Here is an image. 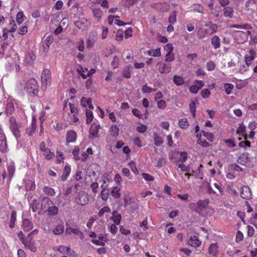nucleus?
Returning <instances> with one entry per match:
<instances>
[{"label": "nucleus", "instance_id": "50", "mask_svg": "<svg viewBox=\"0 0 257 257\" xmlns=\"http://www.w3.org/2000/svg\"><path fill=\"white\" fill-rule=\"evenodd\" d=\"M110 212V209L108 206H104L102 207L98 212L97 215L98 217H102L105 213Z\"/></svg>", "mask_w": 257, "mask_h": 257}, {"label": "nucleus", "instance_id": "5", "mask_svg": "<svg viewBox=\"0 0 257 257\" xmlns=\"http://www.w3.org/2000/svg\"><path fill=\"white\" fill-rule=\"evenodd\" d=\"M75 201L78 204L82 206L87 204L89 201L87 193L83 191L79 192L76 197Z\"/></svg>", "mask_w": 257, "mask_h": 257}, {"label": "nucleus", "instance_id": "10", "mask_svg": "<svg viewBox=\"0 0 257 257\" xmlns=\"http://www.w3.org/2000/svg\"><path fill=\"white\" fill-rule=\"evenodd\" d=\"M37 119L35 116L33 117L32 122L30 126L26 130V134L28 136H31L35 132L37 128Z\"/></svg>", "mask_w": 257, "mask_h": 257}, {"label": "nucleus", "instance_id": "28", "mask_svg": "<svg viewBox=\"0 0 257 257\" xmlns=\"http://www.w3.org/2000/svg\"><path fill=\"white\" fill-rule=\"evenodd\" d=\"M64 231V226L63 224L57 225L53 230V233L55 235H60L62 234Z\"/></svg>", "mask_w": 257, "mask_h": 257}, {"label": "nucleus", "instance_id": "24", "mask_svg": "<svg viewBox=\"0 0 257 257\" xmlns=\"http://www.w3.org/2000/svg\"><path fill=\"white\" fill-rule=\"evenodd\" d=\"M245 131L246 127L243 124V123H242L241 124H239V126L237 128L236 134H241V136L244 138V140H246L247 139V136L245 134Z\"/></svg>", "mask_w": 257, "mask_h": 257}, {"label": "nucleus", "instance_id": "63", "mask_svg": "<svg viewBox=\"0 0 257 257\" xmlns=\"http://www.w3.org/2000/svg\"><path fill=\"white\" fill-rule=\"evenodd\" d=\"M166 105V102L164 100L162 99L157 102V106L160 109H164Z\"/></svg>", "mask_w": 257, "mask_h": 257}, {"label": "nucleus", "instance_id": "60", "mask_svg": "<svg viewBox=\"0 0 257 257\" xmlns=\"http://www.w3.org/2000/svg\"><path fill=\"white\" fill-rule=\"evenodd\" d=\"M209 30L210 32V34H213L217 32L218 30V26L215 24H211L209 26Z\"/></svg>", "mask_w": 257, "mask_h": 257}, {"label": "nucleus", "instance_id": "14", "mask_svg": "<svg viewBox=\"0 0 257 257\" xmlns=\"http://www.w3.org/2000/svg\"><path fill=\"white\" fill-rule=\"evenodd\" d=\"M71 167L69 165H66L64 168L63 174L61 176V179L62 181H65L67 180L70 173Z\"/></svg>", "mask_w": 257, "mask_h": 257}, {"label": "nucleus", "instance_id": "56", "mask_svg": "<svg viewBox=\"0 0 257 257\" xmlns=\"http://www.w3.org/2000/svg\"><path fill=\"white\" fill-rule=\"evenodd\" d=\"M167 6V4L166 2L164 3H159L156 5V7L158 9H159L161 11H167V9L166 8Z\"/></svg>", "mask_w": 257, "mask_h": 257}, {"label": "nucleus", "instance_id": "9", "mask_svg": "<svg viewBox=\"0 0 257 257\" xmlns=\"http://www.w3.org/2000/svg\"><path fill=\"white\" fill-rule=\"evenodd\" d=\"M77 138L76 133L74 131L70 130L67 132L66 136L65 145H68L70 143H74Z\"/></svg>", "mask_w": 257, "mask_h": 257}, {"label": "nucleus", "instance_id": "4", "mask_svg": "<svg viewBox=\"0 0 257 257\" xmlns=\"http://www.w3.org/2000/svg\"><path fill=\"white\" fill-rule=\"evenodd\" d=\"M157 68L161 74H168L171 71V64L159 61L157 63Z\"/></svg>", "mask_w": 257, "mask_h": 257}, {"label": "nucleus", "instance_id": "13", "mask_svg": "<svg viewBox=\"0 0 257 257\" xmlns=\"http://www.w3.org/2000/svg\"><path fill=\"white\" fill-rule=\"evenodd\" d=\"M93 17L96 19L97 22H99L103 15L102 11L99 8H91Z\"/></svg>", "mask_w": 257, "mask_h": 257}, {"label": "nucleus", "instance_id": "52", "mask_svg": "<svg viewBox=\"0 0 257 257\" xmlns=\"http://www.w3.org/2000/svg\"><path fill=\"white\" fill-rule=\"evenodd\" d=\"M232 28H236V29H248L250 28V26L249 25L247 24H243V25H238V24H234L230 26Z\"/></svg>", "mask_w": 257, "mask_h": 257}, {"label": "nucleus", "instance_id": "20", "mask_svg": "<svg viewBox=\"0 0 257 257\" xmlns=\"http://www.w3.org/2000/svg\"><path fill=\"white\" fill-rule=\"evenodd\" d=\"M147 53L150 56L159 57L161 55V48H157L155 49H152L149 50L147 51Z\"/></svg>", "mask_w": 257, "mask_h": 257}, {"label": "nucleus", "instance_id": "48", "mask_svg": "<svg viewBox=\"0 0 257 257\" xmlns=\"http://www.w3.org/2000/svg\"><path fill=\"white\" fill-rule=\"evenodd\" d=\"M109 196L108 190L103 188L100 192V197L103 201H106Z\"/></svg>", "mask_w": 257, "mask_h": 257}, {"label": "nucleus", "instance_id": "53", "mask_svg": "<svg viewBox=\"0 0 257 257\" xmlns=\"http://www.w3.org/2000/svg\"><path fill=\"white\" fill-rule=\"evenodd\" d=\"M7 140L0 141V151L2 153L6 152L7 151Z\"/></svg>", "mask_w": 257, "mask_h": 257}, {"label": "nucleus", "instance_id": "19", "mask_svg": "<svg viewBox=\"0 0 257 257\" xmlns=\"http://www.w3.org/2000/svg\"><path fill=\"white\" fill-rule=\"evenodd\" d=\"M88 71L87 68L83 67L81 65H78L76 68V71L79 75H80L82 78L85 79L87 78L86 74H85L86 72Z\"/></svg>", "mask_w": 257, "mask_h": 257}, {"label": "nucleus", "instance_id": "12", "mask_svg": "<svg viewBox=\"0 0 257 257\" xmlns=\"http://www.w3.org/2000/svg\"><path fill=\"white\" fill-rule=\"evenodd\" d=\"M217 243H211L208 248V253L213 256H216L219 253Z\"/></svg>", "mask_w": 257, "mask_h": 257}, {"label": "nucleus", "instance_id": "7", "mask_svg": "<svg viewBox=\"0 0 257 257\" xmlns=\"http://www.w3.org/2000/svg\"><path fill=\"white\" fill-rule=\"evenodd\" d=\"M236 40L238 43H243L248 39L247 34L241 31H236L234 32Z\"/></svg>", "mask_w": 257, "mask_h": 257}, {"label": "nucleus", "instance_id": "29", "mask_svg": "<svg viewBox=\"0 0 257 257\" xmlns=\"http://www.w3.org/2000/svg\"><path fill=\"white\" fill-rule=\"evenodd\" d=\"M109 131L113 137L116 138L118 136L119 129L116 124H113L111 126Z\"/></svg>", "mask_w": 257, "mask_h": 257}, {"label": "nucleus", "instance_id": "8", "mask_svg": "<svg viewBox=\"0 0 257 257\" xmlns=\"http://www.w3.org/2000/svg\"><path fill=\"white\" fill-rule=\"evenodd\" d=\"M252 193L250 188L248 186H243L241 188L240 196L244 199L249 200L252 198Z\"/></svg>", "mask_w": 257, "mask_h": 257}, {"label": "nucleus", "instance_id": "51", "mask_svg": "<svg viewBox=\"0 0 257 257\" xmlns=\"http://www.w3.org/2000/svg\"><path fill=\"white\" fill-rule=\"evenodd\" d=\"M58 251L62 253L69 254V251H70V248L63 245H60L58 248Z\"/></svg>", "mask_w": 257, "mask_h": 257}, {"label": "nucleus", "instance_id": "45", "mask_svg": "<svg viewBox=\"0 0 257 257\" xmlns=\"http://www.w3.org/2000/svg\"><path fill=\"white\" fill-rule=\"evenodd\" d=\"M254 6H257V0H247L245 2V7L248 9L254 8Z\"/></svg>", "mask_w": 257, "mask_h": 257}, {"label": "nucleus", "instance_id": "6", "mask_svg": "<svg viewBox=\"0 0 257 257\" xmlns=\"http://www.w3.org/2000/svg\"><path fill=\"white\" fill-rule=\"evenodd\" d=\"M42 84L46 86L51 81V73L49 69H45L43 70L41 75Z\"/></svg>", "mask_w": 257, "mask_h": 257}, {"label": "nucleus", "instance_id": "35", "mask_svg": "<svg viewBox=\"0 0 257 257\" xmlns=\"http://www.w3.org/2000/svg\"><path fill=\"white\" fill-rule=\"evenodd\" d=\"M124 201L125 205L135 204V206L134 209H136L138 208V205L136 203V199L134 197H130L128 199L127 197H125L124 199Z\"/></svg>", "mask_w": 257, "mask_h": 257}, {"label": "nucleus", "instance_id": "39", "mask_svg": "<svg viewBox=\"0 0 257 257\" xmlns=\"http://www.w3.org/2000/svg\"><path fill=\"white\" fill-rule=\"evenodd\" d=\"M53 41V37L51 35H49L47 37L45 40V44H46L47 48L44 47L45 51L48 52L50 45Z\"/></svg>", "mask_w": 257, "mask_h": 257}, {"label": "nucleus", "instance_id": "21", "mask_svg": "<svg viewBox=\"0 0 257 257\" xmlns=\"http://www.w3.org/2000/svg\"><path fill=\"white\" fill-rule=\"evenodd\" d=\"M53 203L48 197H44L42 199L41 209L45 210Z\"/></svg>", "mask_w": 257, "mask_h": 257}, {"label": "nucleus", "instance_id": "44", "mask_svg": "<svg viewBox=\"0 0 257 257\" xmlns=\"http://www.w3.org/2000/svg\"><path fill=\"white\" fill-rule=\"evenodd\" d=\"M225 93L227 94H230L232 93V89L234 88V86L231 83H225L224 85Z\"/></svg>", "mask_w": 257, "mask_h": 257}, {"label": "nucleus", "instance_id": "59", "mask_svg": "<svg viewBox=\"0 0 257 257\" xmlns=\"http://www.w3.org/2000/svg\"><path fill=\"white\" fill-rule=\"evenodd\" d=\"M123 38V33L122 31H118L115 36V40L117 41H121Z\"/></svg>", "mask_w": 257, "mask_h": 257}, {"label": "nucleus", "instance_id": "61", "mask_svg": "<svg viewBox=\"0 0 257 257\" xmlns=\"http://www.w3.org/2000/svg\"><path fill=\"white\" fill-rule=\"evenodd\" d=\"M175 59L173 53H167L165 56V61L168 62H171Z\"/></svg>", "mask_w": 257, "mask_h": 257}, {"label": "nucleus", "instance_id": "31", "mask_svg": "<svg viewBox=\"0 0 257 257\" xmlns=\"http://www.w3.org/2000/svg\"><path fill=\"white\" fill-rule=\"evenodd\" d=\"M173 82L177 86L182 85L185 83L184 78L177 75L174 76Z\"/></svg>", "mask_w": 257, "mask_h": 257}, {"label": "nucleus", "instance_id": "26", "mask_svg": "<svg viewBox=\"0 0 257 257\" xmlns=\"http://www.w3.org/2000/svg\"><path fill=\"white\" fill-rule=\"evenodd\" d=\"M24 241V242H23V244L26 247L30 249L32 252L36 251V247L35 246L34 243L33 242L28 241L27 239Z\"/></svg>", "mask_w": 257, "mask_h": 257}, {"label": "nucleus", "instance_id": "27", "mask_svg": "<svg viewBox=\"0 0 257 257\" xmlns=\"http://www.w3.org/2000/svg\"><path fill=\"white\" fill-rule=\"evenodd\" d=\"M153 136L154 144L155 146H160L163 143V138L162 137L159 136L157 133H154Z\"/></svg>", "mask_w": 257, "mask_h": 257}, {"label": "nucleus", "instance_id": "15", "mask_svg": "<svg viewBox=\"0 0 257 257\" xmlns=\"http://www.w3.org/2000/svg\"><path fill=\"white\" fill-rule=\"evenodd\" d=\"M33 224L31 220L28 219L23 220L22 228L26 232L30 231L33 228Z\"/></svg>", "mask_w": 257, "mask_h": 257}, {"label": "nucleus", "instance_id": "54", "mask_svg": "<svg viewBox=\"0 0 257 257\" xmlns=\"http://www.w3.org/2000/svg\"><path fill=\"white\" fill-rule=\"evenodd\" d=\"M189 107H190V111H191V113L192 114L193 117H194L195 116V114H196V109L195 102L192 101L189 104Z\"/></svg>", "mask_w": 257, "mask_h": 257}, {"label": "nucleus", "instance_id": "55", "mask_svg": "<svg viewBox=\"0 0 257 257\" xmlns=\"http://www.w3.org/2000/svg\"><path fill=\"white\" fill-rule=\"evenodd\" d=\"M202 135L210 142H212L214 140V136L211 133L202 131Z\"/></svg>", "mask_w": 257, "mask_h": 257}, {"label": "nucleus", "instance_id": "18", "mask_svg": "<svg viewBox=\"0 0 257 257\" xmlns=\"http://www.w3.org/2000/svg\"><path fill=\"white\" fill-rule=\"evenodd\" d=\"M188 243L192 246L198 247L201 244V241L198 239L196 236L193 235L190 237Z\"/></svg>", "mask_w": 257, "mask_h": 257}, {"label": "nucleus", "instance_id": "62", "mask_svg": "<svg viewBox=\"0 0 257 257\" xmlns=\"http://www.w3.org/2000/svg\"><path fill=\"white\" fill-rule=\"evenodd\" d=\"M68 105L69 106L70 109V112L72 114H77L78 113V109L77 107L75 106L74 104L71 103V102H69L68 103Z\"/></svg>", "mask_w": 257, "mask_h": 257}, {"label": "nucleus", "instance_id": "33", "mask_svg": "<svg viewBox=\"0 0 257 257\" xmlns=\"http://www.w3.org/2000/svg\"><path fill=\"white\" fill-rule=\"evenodd\" d=\"M179 126L182 129H185L188 127L189 125L188 121L186 118H183L179 120L178 122Z\"/></svg>", "mask_w": 257, "mask_h": 257}, {"label": "nucleus", "instance_id": "49", "mask_svg": "<svg viewBox=\"0 0 257 257\" xmlns=\"http://www.w3.org/2000/svg\"><path fill=\"white\" fill-rule=\"evenodd\" d=\"M193 11L195 12H198L199 13H202L203 12V8L200 5L198 4H195L192 6Z\"/></svg>", "mask_w": 257, "mask_h": 257}, {"label": "nucleus", "instance_id": "64", "mask_svg": "<svg viewBox=\"0 0 257 257\" xmlns=\"http://www.w3.org/2000/svg\"><path fill=\"white\" fill-rule=\"evenodd\" d=\"M119 60L118 58L116 56H114L113 59L111 62V66L113 68H116L118 66Z\"/></svg>", "mask_w": 257, "mask_h": 257}, {"label": "nucleus", "instance_id": "43", "mask_svg": "<svg viewBox=\"0 0 257 257\" xmlns=\"http://www.w3.org/2000/svg\"><path fill=\"white\" fill-rule=\"evenodd\" d=\"M43 155L45 156L46 159L50 160L54 157V153L51 151L50 149L47 148V150L43 152Z\"/></svg>", "mask_w": 257, "mask_h": 257}, {"label": "nucleus", "instance_id": "34", "mask_svg": "<svg viewBox=\"0 0 257 257\" xmlns=\"http://www.w3.org/2000/svg\"><path fill=\"white\" fill-rule=\"evenodd\" d=\"M43 192L48 196H54L56 192L54 189L48 186H45L43 189Z\"/></svg>", "mask_w": 257, "mask_h": 257}, {"label": "nucleus", "instance_id": "23", "mask_svg": "<svg viewBox=\"0 0 257 257\" xmlns=\"http://www.w3.org/2000/svg\"><path fill=\"white\" fill-rule=\"evenodd\" d=\"M211 43L213 47L215 49H217L220 47V41L219 37L215 35L212 37L211 40Z\"/></svg>", "mask_w": 257, "mask_h": 257}, {"label": "nucleus", "instance_id": "22", "mask_svg": "<svg viewBox=\"0 0 257 257\" xmlns=\"http://www.w3.org/2000/svg\"><path fill=\"white\" fill-rule=\"evenodd\" d=\"M110 193L114 198H119L121 196L120 188L118 186L112 187Z\"/></svg>", "mask_w": 257, "mask_h": 257}, {"label": "nucleus", "instance_id": "57", "mask_svg": "<svg viewBox=\"0 0 257 257\" xmlns=\"http://www.w3.org/2000/svg\"><path fill=\"white\" fill-rule=\"evenodd\" d=\"M201 95L204 98H206L210 95V91L208 89H204L201 91Z\"/></svg>", "mask_w": 257, "mask_h": 257}, {"label": "nucleus", "instance_id": "46", "mask_svg": "<svg viewBox=\"0 0 257 257\" xmlns=\"http://www.w3.org/2000/svg\"><path fill=\"white\" fill-rule=\"evenodd\" d=\"M25 15L23 11H20L18 13L16 16V21L18 24H22L24 21Z\"/></svg>", "mask_w": 257, "mask_h": 257}, {"label": "nucleus", "instance_id": "37", "mask_svg": "<svg viewBox=\"0 0 257 257\" xmlns=\"http://www.w3.org/2000/svg\"><path fill=\"white\" fill-rule=\"evenodd\" d=\"M96 40L95 36H90L87 40L86 47L88 48H92L94 46V43Z\"/></svg>", "mask_w": 257, "mask_h": 257}, {"label": "nucleus", "instance_id": "30", "mask_svg": "<svg viewBox=\"0 0 257 257\" xmlns=\"http://www.w3.org/2000/svg\"><path fill=\"white\" fill-rule=\"evenodd\" d=\"M16 217L17 212L16 211L13 210L11 213V219L9 222V227L11 228H13L15 227Z\"/></svg>", "mask_w": 257, "mask_h": 257}, {"label": "nucleus", "instance_id": "41", "mask_svg": "<svg viewBox=\"0 0 257 257\" xmlns=\"http://www.w3.org/2000/svg\"><path fill=\"white\" fill-rule=\"evenodd\" d=\"M49 215L54 216L56 215L58 212V208L55 206H49L47 209Z\"/></svg>", "mask_w": 257, "mask_h": 257}, {"label": "nucleus", "instance_id": "17", "mask_svg": "<svg viewBox=\"0 0 257 257\" xmlns=\"http://www.w3.org/2000/svg\"><path fill=\"white\" fill-rule=\"evenodd\" d=\"M223 16L225 17L232 19L233 17L234 10L233 8L227 6L224 8L223 10Z\"/></svg>", "mask_w": 257, "mask_h": 257}, {"label": "nucleus", "instance_id": "11", "mask_svg": "<svg viewBox=\"0 0 257 257\" xmlns=\"http://www.w3.org/2000/svg\"><path fill=\"white\" fill-rule=\"evenodd\" d=\"M100 128V126L99 124H96L95 123L92 124L89 129V133L91 136L90 138L91 139L92 138L96 137Z\"/></svg>", "mask_w": 257, "mask_h": 257}, {"label": "nucleus", "instance_id": "16", "mask_svg": "<svg viewBox=\"0 0 257 257\" xmlns=\"http://www.w3.org/2000/svg\"><path fill=\"white\" fill-rule=\"evenodd\" d=\"M36 59V56L34 52L31 51L28 52L25 56V61L26 63L32 65Z\"/></svg>", "mask_w": 257, "mask_h": 257}, {"label": "nucleus", "instance_id": "58", "mask_svg": "<svg viewBox=\"0 0 257 257\" xmlns=\"http://www.w3.org/2000/svg\"><path fill=\"white\" fill-rule=\"evenodd\" d=\"M215 67H216V65H215V63L212 61H209L206 64L207 69L208 71L213 70L215 69Z\"/></svg>", "mask_w": 257, "mask_h": 257}, {"label": "nucleus", "instance_id": "36", "mask_svg": "<svg viewBox=\"0 0 257 257\" xmlns=\"http://www.w3.org/2000/svg\"><path fill=\"white\" fill-rule=\"evenodd\" d=\"M177 12L174 10L168 18V22L171 24H174L177 22Z\"/></svg>", "mask_w": 257, "mask_h": 257}, {"label": "nucleus", "instance_id": "2", "mask_svg": "<svg viewBox=\"0 0 257 257\" xmlns=\"http://www.w3.org/2000/svg\"><path fill=\"white\" fill-rule=\"evenodd\" d=\"M24 89L31 96H37L39 92V86L35 79H30L26 83Z\"/></svg>", "mask_w": 257, "mask_h": 257}, {"label": "nucleus", "instance_id": "40", "mask_svg": "<svg viewBox=\"0 0 257 257\" xmlns=\"http://www.w3.org/2000/svg\"><path fill=\"white\" fill-rule=\"evenodd\" d=\"M85 114L86 117V123L88 124L91 123L93 118V114L92 111L88 110V109H86Z\"/></svg>", "mask_w": 257, "mask_h": 257}, {"label": "nucleus", "instance_id": "25", "mask_svg": "<svg viewBox=\"0 0 257 257\" xmlns=\"http://www.w3.org/2000/svg\"><path fill=\"white\" fill-rule=\"evenodd\" d=\"M111 219L114 224L118 225L120 223L121 216L119 213L116 211H113L112 212V216Z\"/></svg>", "mask_w": 257, "mask_h": 257}, {"label": "nucleus", "instance_id": "38", "mask_svg": "<svg viewBox=\"0 0 257 257\" xmlns=\"http://www.w3.org/2000/svg\"><path fill=\"white\" fill-rule=\"evenodd\" d=\"M79 151L80 149L79 146H74V149L72 151V154L74 156V159L75 161H78L80 159V157L79 156Z\"/></svg>", "mask_w": 257, "mask_h": 257}, {"label": "nucleus", "instance_id": "32", "mask_svg": "<svg viewBox=\"0 0 257 257\" xmlns=\"http://www.w3.org/2000/svg\"><path fill=\"white\" fill-rule=\"evenodd\" d=\"M15 107L14 103L12 102H8L6 107L5 113L7 115H11L14 112Z\"/></svg>", "mask_w": 257, "mask_h": 257}, {"label": "nucleus", "instance_id": "1", "mask_svg": "<svg viewBox=\"0 0 257 257\" xmlns=\"http://www.w3.org/2000/svg\"><path fill=\"white\" fill-rule=\"evenodd\" d=\"M209 204V200H199L196 203H190L189 207L190 209L200 214L206 209Z\"/></svg>", "mask_w": 257, "mask_h": 257}, {"label": "nucleus", "instance_id": "42", "mask_svg": "<svg viewBox=\"0 0 257 257\" xmlns=\"http://www.w3.org/2000/svg\"><path fill=\"white\" fill-rule=\"evenodd\" d=\"M121 74L124 78H130L131 77L130 67H124L121 72Z\"/></svg>", "mask_w": 257, "mask_h": 257}, {"label": "nucleus", "instance_id": "3", "mask_svg": "<svg viewBox=\"0 0 257 257\" xmlns=\"http://www.w3.org/2000/svg\"><path fill=\"white\" fill-rule=\"evenodd\" d=\"M10 129L13 134L17 139L20 137V132L19 128L21 126L20 124H18L15 118L11 117L10 119Z\"/></svg>", "mask_w": 257, "mask_h": 257}, {"label": "nucleus", "instance_id": "47", "mask_svg": "<svg viewBox=\"0 0 257 257\" xmlns=\"http://www.w3.org/2000/svg\"><path fill=\"white\" fill-rule=\"evenodd\" d=\"M157 90L156 88H153L147 85V84H145L143 86L142 91L145 93H149L152 92H155Z\"/></svg>", "mask_w": 257, "mask_h": 257}]
</instances>
